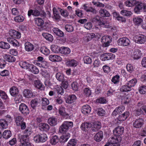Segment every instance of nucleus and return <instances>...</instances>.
<instances>
[{
	"label": "nucleus",
	"instance_id": "obj_1",
	"mask_svg": "<svg viewBox=\"0 0 146 146\" xmlns=\"http://www.w3.org/2000/svg\"><path fill=\"white\" fill-rule=\"evenodd\" d=\"M121 139V136H117L114 135L109 139L108 142L104 146H119V143Z\"/></svg>",
	"mask_w": 146,
	"mask_h": 146
},
{
	"label": "nucleus",
	"instance_id": "obj_2",
	"mask_svg": "<svg viewBox=\"0 0 146 146\" xmlns=\"http://www.w3.org/2000/svg\"><path fill=\"white\" fill-rule=\"evenodd\" d=\"M73 125V123L72 121H64L60 126L59 131L60 133H64L68 130L72 128Z\"/></svg>",
	"mask_w": 146,
	"mask_h": 146
},
{
	"label": "nucleus",
	"instance_id": "obj_3",
	"mask_svg": "<svg viewBox=\"0 0 146 146\" xmlns=\"http://www.w3.org/2000/svg\"><path fill=\"white\" fill-rule=\"evenodd\" d=\"M93 22H95L96 25H98L100 27L106 28L111 27L108 22L106 21H101L98 16L92 19Z\"/></svg>",
	"mask_w": 146,
	"mask_h": 146
},
{
	"label": "nucleus",
	"instance_id": "obj_4",
	"mask_svg": "<svg viewBox=\"0 0 146 146\" xmlns=\"http://www.w3.org/2000/svg\"><path fill=\"white\" fill-rule=\"evenodd\" d=\"M57 112L59 116H62L66 119H67L69 116L67 109L63 106H59L57 110Z\"/></svg>",
	"mask_w": 146,
	"mask_h": 146
},
{
	"label": "nucleus",
	"instance_id": "obj_5",
	"mask_svg": "<svg viewBox=\"0 0 146 146\" xmlns=\"http://www.w3.org/2000/svg\"><path fill=\"white\" fill-rule=\"evenodd\" d=\"M16 125L20 126L22 129H24L26 127V123L24 121V118L21 116H18L16 117L15 120Z\"/></svg>",
	"mask_w": 146,
	"mask_h": 146
},
{
	"label": "nucleus",
	"instance_id": "obj_6",
	"mask_svg": "<svg viewBox=\"0 0 146 146\" xmlns=\"http://www.w3.org/2000/svg\"><path fill=\"white\" fill-rule=\"evenodd\" d=\"M47 139V136L45 133L37 135L34 138V140L36 143L44 142L46 141Z\"/></svg>",
	"mask_w": 146,
	"mask_h": 146
},
{
	"label": "nucleus",
	"instance_id": "obj_7",
	"mask_svg": "<svg viewBox=\"0 0 146 146\" xmlns=\"http://www.w3.org/2000/svg\"><path fill=\"white\" fill-rule=\"evenodd\" d=\"M130 44V40L129 38L126 37L121 38L117 41V45L122 46H128Z\"/></svg>",
	"mask_w": 146,
	"mask_h": 146
},
{
	"label": "nucleus",
	"instance_id": "obj_8",
	"mask_svg": "<svg viewBox=\"0 0 146 146\" xmlns=\"http://www.w3.org/2000/svg\"><path fill=\"white\" fill-rule=\"evenodd\" d=\"M100 35H99L96 34V35L94 33H88L83 37V42L84 43H86L90 40L94 38H100Z\"/></svg>",
	"mask_w": 146,
	"mask_h": 146
},
{
	"label": "nucleus",
	"instance_id": "obj_9",
	"mask_svg": "<svg viewBox=\"0 0 146 146\" xmlns=\"http://www.w3.org/2000/svg\"><path fill=\"white\" fill-rule=\"evenodd\" d=\"M135 42L138 44H144L146 41V36L143 35H139L135 36L133 38Z\"/></svg>",
	"mask_w": 146,
	"mask_h": 146
},
{
	"label": "nucleus",
	"instance_id": "obj_10",
	"mask_svg": "<svg viewBox=\"0 0 146 146\" xmlns=\"http://www.w3.org/2000/svg\"><path fill=\"white\" fill-rule=\"evenodd\" d=\"M27 136L19 137L20 145L19 146H31V145Z\"/></svg>",
	"mask_w": 146,
	"mask_h": 146
},
{
	"label": "nucleus",
	"instance_id": "obj_11",
	"mask_svg": "<svg viewBox=\"0 0 146 146\" xmlns=\"http://www.w3.org/2000/svg\"><path fill=\"white\" fill-rule=\"evenodd\" d=\"M115 58V55L111 53H105L102 54L100 58L102 61L113 60Z\"/></svg>",
	"mask_w": 146,
	"mask_h": 146
},
{
	"label": "nucleus",
	"instance_id": "obj_12",
	"mask_svg": "<svg viewBox=\"0 0 146 146\" xmlns=\"http://www.w3.org/2000/svg\"><path fill=\"white\" fill-rule=\"evenodd\" d=\"M19 110L23 114L26 115L29 113V110L27 106L24 104H21L19 107Z\"/></svg>",
	"mask_w": 146,
	"mask_h": 146
},
{
	"label": "nucleus",
	"instance_id": "obj_13",
	"mask_svg": "<svg viewBox=\"0 0 146 146\" xmlns=\"http://www.w3.org/2000/svg\"><path fill=\"white\" fill-rule=\"evenodd\" d=\"M137 5L134 9V11L135 13L139 14L143 10L144 11V3L138 1V3L136 4Z\"/></svg>",
	"mask_w": 146,
	"mask_h": 146
},
{
	"label": "nucleus",
	"instance_id": "obj_14",
	"mask_svg": "<svg viewBox=\"0 0 146 146\" xmlns=\"http://www.w3.org/2000/svg\"><path fill=\"white\" fill-rule=\"evenodd\" d=\"M90 127L92 130L94 131H97L101 127V123L99 121H96L94 122H92Z\"/></svg>",
	"mask_w": 146,
	"mask_h": 146
},
{
	"label": "nucleus",
	"instance_id": "obj_15",
	"mask_svg": "<svg viewBox=\"0 0 146 146\" xmlns=\"http://www.w3.org/2000/svg\"><path fill=\"white\" fill-rule=\"evenodd\" d=\"M112 38L111 37L109 36H104L102 37L101 41L104 43V46L107 47L109 46L110 43L111 42Z\"/></svg>",
	"mask_w": 146,
	"mask_h": 146
},
{
	"label": "nucleus",
	"instance_id": "obj_16",
	"mask_svg": "<svg viewBox=\"0 0 146 146\" xmlns=\"http://www.w3.org/2000/svg\"><path fill=\"white\" fill-rule=\"evenodd\" d=\"M142 53L141 51L138 49L134 50L131 53V57L134 59H139L141 56Z\"/></svg>",
	"mask_w": 146,
	"mask_h": 146
},
{
	"label": "nucleus",
	"instance_id": "obj_17",
	"mask_svg": "<svg viewBox=\"0 0 146 146\" xmlns=\"http://www.w3.org/2000/svg\"><path fill=\"white\" fill-rule=\"evenodd\" d=\"M144 120L141 118L136 119L133 123L134 127L139 128L141 127L143 125Z\"/></svg>",
	"mask_w": 146,
	"mask_h": 146
},
{
	"label": "nucleus",
	"instance_id": "obj_18",
	"mask_svg": "<svg viewBox=\"0 0 146 146\" xmlns=\"http://www.w3.org/2000/svg\"><path fill=\"white\" fill-rule=\"evenodd\" d=\"M11 37L16 38H19L21 37V33L14 30H11L8 33Z\"/></svg>",
	"mask_w": 146,
	"mask_h": 146
},
{
	"label": "nucleus",
	"instance_id": "obj_19",
	"mask_svg": "<svg viewBox=\"0 0 146 146\" xmlns=\"http://www.w3.org/2000/svg\"><path fill=\"white\" fill-rule=\"evenodd\" d=\"M124 128L121 127L119 126L116 127L113 130L114 134L117 136H120L123 133Z\"/></svg>",
	"mask_w": 146,
	"mask_h": 146
},
{
	"label": "nucleus",
	"instance_id": "obj_20",
	"mask_svg": "<svg viewBox=\"0 0 146 146\" xmlns=\"http://www.w3.org/2000/svg\"><path fill=\"white\" fill-rule=\"evenodd\" d=\"M39 129L41 131L47 132L50 129V126L48 124L46 123H41L38 125Z\"/></svg>",
	"mask_w": 146,
	"mask_h": 146
},
{
	"label": "nucleus",
	"instance_id": "obj_21",
	"mask_svg": "<svg viewBox=\"0 0 146 146\" xmlns=\"http://www.w3.org/2000/svg\"><path fill=\"white\" fill-rule=\"evenodd\" d=\"M48 58L50 61L53 62H59L61 61L62 60L61 57L57 55H50L48 57Z\"/></svg>",
	"mask_w": 146,
	"mask_h": 146
},
{
	"label": "nucleus",
	"instance_id": "obj_22",
	"mask_svg": "<svg viewBox=\"0 0 146 146\" xmlns=\"http://www.w3.org/2000/svg\"><path fill=\"white\" fill-rule=\"evenodd\" d=\"M125 107L123 106H121L116 108L112 112V115L116 116L117 114L121 113L124 111Z\"/></svg>",
	"mask_w": 146,
	"mask_h": 146
},
{
	"label": "nucleus",
	"instance_id": "obj_23",
	"mask_svg": "<svg viewBox=\"0 0 146 146\" xmlns=\"http://www.w3.org/2000/svg\"><path fill=\"white\" fill-rule=\"evenodd\" d=\"M61 135L59 139V141L60 143H63L66 142L70 137V134L68 133H66Z\"/></svg>",
	"mask_w": 146,
	"mask_h": 146
},
{
	"label": "nucleus",
	"instance_id": "obj_24",
	"mask_svg": "<svg viewBox=\"0 0 146 146\" xmlns=\"http://www.w3.org/2000/svg\"><path fill=\"white\" fill-rule=\"evenodd\" d=\"M103 137V132L102 131H100L95 135L94 136V139L97 142L101 141Z\"/></svg>",
	"mask_w": 146,
	"mask_h": 146
},
{
	"label": "nucleus",
	"instance_id": "obj_25",
	"mask_svg": "<svg viewBox=\"0 0 146 146\" xmlns=\"http://www.w3.org/2000/svg\"><path fill=\"white\" fill-rule=\"evenodd\" d=\"M23 94L24 96L27 98H31L33 96V92L29 89H25L23 92Z\"/></svg>",
	"mask_w": 146,
	"mask_h": 146
},
{
	"label": "nucleus",
	"instance_id": "obj_26",
	"mask_svg": "<svg viewBox=\"0 0 146 146\" xmlns=\"http://www.w3.org/2000/svg\"><path fill=\"white\" fill-rule=\"evenodd\" d=\"M3 57L6 61L9 62H14L16 60L14 56L9 54H5Z\"/></svg>",
	"mask_w": 146,
	"mask_h": 146
},
{
	"label": "nucleus",
	"instance_id": "obj_27",
	"mask_svg": "<svg viewBox=\"0 0 146 146\" xmlns=\"http://www.w3.org/2000/svg\"><path fill=\"white\" fill-rule=\"evenodd\" d=\"M138 3V1L136 0H127L124 3L125 5L128 7H132Z\"/></svg>",
	"mask_w": 146,
	"mask_h": 146
},
{
	"label": "nucleus",
	"instance_id": "obj_28",
	"mask_svg": "<svg viewBox=\"0 0 146 146\" xmlns=\"http://www.w3.org/2000/svg\"><path fill=\"white\" fill-rule=\"evenodd\" d=\"M48 122L49 124L51 126H55L57 124V119L54 117H50L48 119Z\"/></svg>",
	"mask_w": 146,
	"mask_h": 146
},
{
	"label": "nucleus",
	"instance_id": "obj_29",
	"mask_svg": "<svg viewBox=\"0 0 146 146\" xmlns=\"http://www.w3.org/2000/svg\"><path fill=\"white\" fill-rule=\"evenodd\" d=\"M129 112H125L122 114L118 116L117 119L120 121H123L125 120L129 116Z\"/></svg>",
	"mask_w": 146,
	"mask_h": 146
},
{
	"label": "nucleus",
	"instance_id": "obj_30",
	"mask_svg": "<svg viewBox=\"0 0 146 146\" xmlns=\"http://www.w3.org/2000/svg\"><path fill=\"white\" fill-rule=\"evenodd\" d=\"M133 21L134 24L136 25L139 26L143 23V20L140 16L136 17L133 18Z\"/></svg>",
	"mask_w": 146,
	"mask_h": 146
},
{
	"label": "nucleus",
	"instance_id": "obj_31",
	"mask_svg": "<svg viewBox=\"0 0 146 146\" xmlns=\"http://www.w3.org/2000/svg\"><path fill=\"white\" fill-rule=\"evenodd\" d=\"M76 99V97L74 95H69L66 100V103L71 104L74 102Z\"/></svg>",
	"mask_w": 146,
	"mask_h": 146
},
{
	"label": "nucleus",
	"instance_id": "obj_32",
	"mask_svg": "<svg viewBox=\"0 0 146 146\" xmlns=\"http://www.w3.org/2000/svg\"><path fill=\"white\" fill-rule=\"evenodd\" d=\"M49 141L50 143L52 145H56L59 141L58 137L56 135L52 137Z\"/></svg>",
	"mask_w": 146,
	"mask_h": 146
},
{
	"label": "nucleus",
	"instance_id": "obj_33",
	"mask_svg": "<svg viewBox=\"0 0 146 146\" xmlns=\"http://www.w3.org/2000/svg\"><path fill=\"white\" fill-rule=\"evenodd\" d=\"M7 41L12 44L13 46L16 47L19 46V43L16 39L13 38L9 37L7 38Z\"/></svg>",
	"mask_w": 146,
	"mask_h": 146
},
{
	"label": "nucleus",
	"instance_id": "obj_34",
	"mask_svg": "<svg viewBox=\"0 0 146 146\" xmlns=\"http://www.w3.org/2000/svg\"><path fill=\"white\" fill-rule=\"evenodd\" d=\"M71 52L70 50L68 48L65 47H62L60 48V53L65 55L69 54Z\"/></svg>",
	"mask_w": 146,
	"mask_h": 146
},
{
	"label": "nucleus",
	"instance_id": "obj_35",
	"mask_svg": "<svg viewBox=\"0 0 146 146\" xmlns=\"http://www.w3.org/2000/svg\"><path fill=\"white\" fill-rule=\"evenodd\" d=\"M91 110V108L90 107L87 105L84 106L82 108V112L84 114L89 113Z\"/></svg>",
	"mask_w": 146,
	"mask_h": 146
},
{
	"label": "nucleus",
	"instance_id": "obj_36",
	"mask_svg": "<svg viewBox=\"0 0 146 146\" xmlns=\"http://www.w3.org/2000/svg\"><path fill=\"white\" fill-rule=\"evenodd\" d=\"M91 125V124L90 123H84L81 124L80 128L82 130L86 131L88 130L89 128L90 127Z\"/></svg>",
	"mask_w": 146,
	"mask_h": 146
},
{
	"label": "nucleus",
	"instance_id": "obj_37",
	"mask_svg": "<svg viewBox=\"0 0 146 146\" xmlns=\"http://www.w3.org/2000/svg\"><path fill=\"white\" fill-rule=\"evenodd\" d=\"M40 15V13L38 10L36 9H35L34 10L32 9H30L28 11V15L29 17L31 15H32L35 16H37Z\"/></svg>",
	"mask_w": 146,
	"mask_h": 146
},
{
	"label": "nucleus",
	"instance_id": "obj_38",
	"mask_svg": "<svg viewBox=\"0 0 146 146\" xmlns=\"http://www.w3.org/2000/svg\"><path fill=\"white\" fill-rule=\"evenodd\" d=\"M25 50L28 52L31 51L34 49L33 45L29 42H26L25 44Z\"/></svg>",
	"mask_w": 146,
	"mask_h": 146
},
{
	"label": "nucleus",
	"instance_id": "obj_39",
	"mask_svg": "<svg viewBox=\"0 0 146 146\" xmlns=\"http://www.w3.org/2000/svg\"><path fill=\"white\" fill-rule=\"evenodd\" d=\"M12 133L11 131L8 130H6L4 131L2 134L3 137L5 139H9Z\"/></svg>",
	"mask_w": 146,
	"mask_h": 146
},
{
	"label": "nucleus",
	"instance_id": "obj_40",
	"mask_svg": "<svg viewBox=\"0 0 146 146\" xmlns=\"http://www.w3.org/2000/svg\"><path fill=\"white\" fill-rule=\"evenodd\" d=\"M135 113L137 115L144 113L146 114V106H143L140 109L136 110Z\"/></svg>",
	"mask_w": 146,
	"mask_h": 146
},
{
	"label": "nucleus",
	"instance_id": "obj_41",
	"mask_svg": "<svg viewBox=\"0 0 146 146\" xmlns=\"http://www.w3.org/2000/svg\"><path fill=\"white\" fill-rule=\"evenodd\" d=\"M19 65L22 68L25 69H28L30 68L31 64L25 61H21Z\"/></svg>",
	"mask_w": 146,
	"mask_h": 146
},
{
	"label": "nucleus",
	"instance_id": "obj_42",
	"mask_svg": "<svg viewBox=\"0 0 146 146\" xmlns=\"http://www.w3.org/2000/svg\"><path fill=\"white\" fill-rule=\"evenodd\" d=\"M10 92L11 96H14L18 94V90L17 88L15 86L11 88L10 89Z\"/></svg>",
	"mask_w": 146,
	"mask_h": 146
},
{
	"label": "nucleus",
	"instance_id": "obj_43",
	"mask_svg": "<svg viewBox=\"0 0 146 146\" xmlns=\"http://www.w3.org/2000/svg\"><path fill=\"white\" fill-rule=\"evenodd\" d=\"M42 35L47 40L50 42H52L53 41V37L51 34L48 33H43Z\"/></svg>",
	"mask_w": 146,
	"mask_h": 146
},
{
	"label": "nucleus",
	"instance_id": "obj_44",
	"mask_svg": "<svg viewBox=\"0 0 146 146\" xmlns=\"http://www.w3.org/2000/svg\"><path fill=\"white\" fill-rule=\"evenodd\" d=\"M40 50L41 52L46 55H47L50 53V50L45 46L41 47Z\"/></svg>",
	"mask_w": 146,
	"mask_h": 146
},
{
	"label": "nucleus",
	"instance_id": "obj_45",
	"mask_svg": "<svg viewBox=\"0 0 146 146\" xmlns=\"http://www.w3.org/2000/svg\"><path fill=\"white\" fill-rule=\"evenodd\" d=\"M52 30L54 33L58 36L62 37L64 35L63 33L58 28H54Z\"/></svg>",
	"mask_w": 146,
	"mask_h": 146
},
{
	"label": "nucleus",
	"instance_id": "obj_46",
	"mask_svg": "<svg viewBox=\"0 0 146 146\" xmlns=\"http://www.w3.org/2000/svg\"><path fill=\"white\" fill-rule=\"evenodd\" d=\"M78 64L77 61L75 60H70L66 62V64L68 66L75 67Z\"/></svg>",
	"mask_w": 146,
	"mask_h": 146
},
{
	"label": "nucleus",
	"instance_id": "obj_47",
	"mask_svg": "<svg viewBox=\"0 0 146 146\" xmlns=\"http://www.w3.org/2000/svg\"><path fill=\"white\" fill-rule=\"evenodd\" d=\"M87 4H84L83 6V8L87 12H91L95 13L96 11L92 7H88Z\"/></svg>",
	"mask_w": 146,
	"mask_h": 146
},
{
	"label": "nucleus",
	"instance_id": "obj_48",
	"mask_svg": "<svg viewBox=\"0 0 146 146\" xmlns=\"http://www.w3.org/2000/svg\"><path fill=\"white\" fill-rule=\"evenodd\" d=\"M0 47L2 49H8L10 48V46L9 43L1 41L0 42Z\"/></svg>",
	"mask_w": 146,
	"mask_h": 146
},
{
	"label": "nucleus",
	"instance_id": "obj_49",
	"mask_svg": "<svg viewBox=\"0 0 146 146\" xmlns=\"http://www.w3.org/2000/svg\"><path fill=\"white\" fill-rule=\"evenodd\" d=\"M51 50L54 53H58L60 52V48L56 45H52L51 46Z\"/></svg>",
	"mask_w": 146,
	"mask_h": 146
},
{
	"label": "nucleus",
	"instance_id": "obj_50",
	"mask_svg": "<svg viewBox=\"0 0 146 146\" xmlns=\"http://www.w3.org/2000/svg\"><path fill=\"white\" fill-rule=\"evenodd\" d=\"M35 86L37 88L42 90L44 89L43 86L39 81H35L34 82Z\"/></svg>",
	"mask_w": 146,
	"mask_h": 146
},
{
	"label": "nucleus",
	"instance_id": "obj_51",
	"mask_svg": "<svg viewBox=\"0 0 146 146\" xmlns=\"http://www.w3.org/2000/svg\"><path fill=\"white\" fill-rule=\"evenodd\" d=\"M28 69H30L32 72L35 74H37L39 72L38 68L33 65L31 64L30 68Z\"/></svg>",
	"mask_w": 146,
	"mask_h": 146
},
{
	"label": "nucleus",
	"instance_id": "obj_52",
	"mask_svg": "<svg viewBox=\"0 0 146 146\" xmlns=\"http://www.w3.org/2000/svg\"><path fill=\"white\" fill-rule=\"evenodd\" d=\"M37 66L40 67H42L44 68H47L48 66V62L44 60L41 62L37 63Z\"/></svg>",
	"mask_w": 146,
	"mask_h": 146
},
{
	"label": "nucleus",
	"instance_id": "obj_53",
	"mask_svg": "<svg viewBox=\"0 0 146 146\" xmlns=\"http://www.w3.org/2000/svg\"><path fill=\"white\" fill-rule=\"evenodd\" d=\"M131 90V87L127 84L122 86L120 88L121 91L122 92H127L130 91Z\"/></svg>",
	"mask_w": 146,
	"mask_h": 146
},
{
	"label": "nucleus",
	"instance_id": "obj_54",
	"mask_svg": "<svg viewBox=\"0 0 146 146\" xmlns=\"http://www.w3.org/2000/svg\"><path fill=\"white\" fill-rule=\"evenodd\" d=\"M138 90L139 93L141 94H145L146 93V86L144 85L140 86Z\"/></svg>",
	"mask_w": 146,
	"mask_h": 146
},
{
	"label": "nucleus",
	"instance_id": "obj_55",
	"mask_svg": "<svg viewBox=\"0 0 146 146\" xmlns=\"http://www.w3.org/2000/svg\"><path fill=\"white\" fill-rule=\"evenodd\" d=\"M99 13L101 15L102 17H109L110 14L106 10L104 9L100 10Z\"/></svg>",
	"mask_w": 146,
	"mask_h": 146
},
{
	"label": "nucleus",
	"instance_id": "obj_56",
	"mask_svg": "<svg viewBox=\"0 0 146 146\" xmlns=\"http://www.w3.org/2000/svg\"><path fill=\"white\" fill-rule=\"evenodd\" d=\"M35 20L36 24L38 26H41L44 24V21L41 18H36Z\"/></svg>",
	"mask_w": 146,
	"mask_h": 146
},
{
	"label": "nucleus",
	"instance_id": "obj_57",
	"mask_svg": "<svg viewBox=\"0 0 146 146\" xmlns=\"http://www.w3.org/2000/svg\"><path fill=\"white\" fill-rule=\"evenodd\" d=\"M56 77L57 79L59 81H62L64 80V76L62 73H57L56 75Z\"/></svg>",
	"mask_w": 146,
	"mask_h": 146
},
{
	"label": "nucleus",
	"instance_id": "obj_58",
	"mask_svg": "<svg viewBox=\"0 0 146 146\" xmlns=\"http://www.w3.org/2000/svg\"><path fill=\"white\" fill-rule=\"evenodd\" d=\"M120 14L122 15L127 16H130L132 14L131 12L126 10H123L120 11Z\"/></svg>",
	"mask_w": 146,
	"mask_h": 146
},
{
	"label": "nucleus",
	"instance_id": "obj_59",
	"mask_svg": "<svg viewBox=\"0 0 146 146\" xmlns=\"http://www.w3.org/2000/svg\"><path fill=\"white\" fill-rule=\"evenodd\" d=\"M24 19V17L21 15H19L14 18V20L17 22H22Z\"/></svg>",
	"mask_w": 146,
	"mask_h": 146
},
{
	"label": "nucleus",
	"instance_id": "obj_60",
	"mask_svg": "<svg viewBox=\"0 0 146 146\" xmlns=\"http://www.w3.org/2000/svg\"><path fill=\"white\" fill-rule=\"evenodd\" d=\"M121 100V102L123 103L128 104L130 102L131 99L128 95H127L122 98Z\"/></svg>",
	"mask_w": 146,
	"mask_h": 146
},
{
	"label": "nucleus",
	"instance_id": "obj_61",
	"mask_svg": "<svg viewBox=\"0 0 146 146\" xmlns=\"http://www.w3.org/2000/svg\"><path fill=\"white\" fill-rule=\"evenodd\" d=\"M121 100V102L123 103L128 104L130 102L131 99L128 95H127L122 98Z\"/></svg>",
	"mask_w": 146,
	"mask_h": 146
},
{
	"label": "nucleus",
	"instance_id": "obj_62",
	"mask_svg": "<svg viewBox=\"0 0 146 146\" xmlns=\"http://www.w3.org/2000/svg\"><path fill=\"white\" fill-rule=\"evenodd\" d=\"M71 86L74 90L77 91L79 88L80 85L78 84L77 82H74L72 83Z\"/></svg>",
	"mask_w": 146,
	"mask_h": 146
},
{
	"label": "nucleus",
	"instance_id": "obj_63",
	"mask_svg": "<svg viewBox=\"0 0 146 146\" xmlns=\"http://www.w3.org/2000/svg\"><path fill=\"white\" fill-rule=\"evenodd\" d=\"M0 125L3 129H6L7 128V123L4 119H1L0 120Z\"/></svg>",
	"mask_w": 146,
	"mask_h": 146
},
{
	"label": "nucleus",
	"instance_id": "obj_64",
	"mask_svg": "<svg viewBox=\"0 0 146 146\" xmlns=\"http://www.w3.org/2000/svg\"><path fill=\"white\" fill-rule=\"evenodd\" d=\"M77 143V141L75 139L70 140L68 143V146H75Z\"/></svg>",
	"mask_w": 146,
	"mask_h": 146
}]
</instances>
